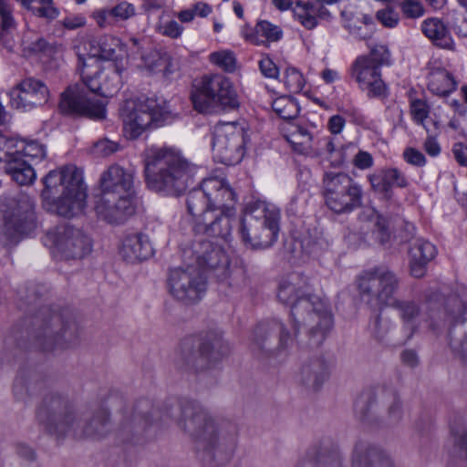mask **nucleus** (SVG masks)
Returning a JSON list of instances; mask_svg holds the SVG:
<instances>
[{"label": "nucleus", "mask_w": 467, "mask_h": 467, "mask_svg": "<svg viewBox=\"0 0 467 467\" xmlns=\"http://www.w3.org/2000/svg\"><path fill=\"white\" fill-rule=\"evenodd\" d=\"M121 150V145L108 138L99 140L94 143L92 153L97 157H108Z\"/></svg>", "instance_id": "5fc2aeb1"}, {"label": "nucleus", "mask_w": 467, "mask_h": 467, "mask_svg": "<svg viewBox=\"0 0 467 467\" xmlns=\"http://www.w3.org/2000/svg\"><path fill=\"white\" fill-rule=\"evenodd\" d=\"M155 29L161 35L172 39L179 38L183 32V26L180 25L177 21H164L162 20V17H161L159 22L156 24Z\"/></svg>", "instance_id": "603ef678"}, {"label": "nucleus", "mask_w": 467, "mask_h": 467, "mask_svg": "<svg viewBox=\"0 0 467 467\" xmlns=\"http://www.w3.org/2000/svg\"><path fill=\"white\" fill-rule=\"evenodd\" d=\"M167 288L175 300L185 305H193L204 296L207 277L203 270L196 265L174 267L168 273Z\"/></svg>", "instance_id": "ddd939ff"}, {"label": "nucleus", "mask_w": 467, "mask_h": 467, "mask_svg": "<svg viewBox=\"0 0 467 467\" xmlns=\"http://www.w3.org/2000/svg\"><path fill=\"white\" fill-rule=\"evenodd\" d=\"M387 410V417L390 423L398 422L402 417V403L399 393L392 389H385L381 394Z\"/></svg>", "instance_id": "ea45409f"}, {"label": "nucleus", "mask_w": 467, "mask_h": 467, "mask_svg": "<svg viewBox=\"0 0 467 467\" xmlns=\"http://www.w3.org/2000/svg\"><path fill=\"white\" fill-rule=\"evenodd\" d=\"M259 67L262 74L266 78H276L278 76V68L269 57L262 58L259 61Z\"/></svg>", "instance_id": "338daca9"}, {"label": "nucleus", "mask_w": 467, "mask_h": 467, "mask_svg": "<svg viewBox=\"0 0 467 467\" xmlns=\"http://www.w3.org/2000/svg\"><path fill=\"white\" fill-rule=\"evenodd\" d=\"M32 380L26 379L24 375H19L16 378L14 382V394L17 399L23 400L26 396L29 395L32 391Z\"/></svg>", "instance_id": "e2e57ef3"}, {"label": "nucleus", "mask_w": 467, "mask_h": 467, "mask_svg": "<svg viewBox=\"0 0 467 467\" xmlns=\"http://www.w3.org/2000/svg\"><path fill=\"white\" fill-rule=\"evenodd\" d=\"M47 86L35 78H26L9 92L10 104L14 109L29 111L48 102Z\"/></svg>", "instance_id": "6ab92c4d"}, {"label": "nucleus", "mask_w": 467, "mask_h": 467, "mask_svg": "<svg viewBox=\"0 0 467 467\" xmlns=\"http://www.w3.org/2000/svg\"><path fill=\"white\" fill-rule=\"evenodd\" d=\"M406 236H398L395 233L390 231L389 227L381 225V246L385 249L396 250L403 242L409 241L414 234L416 228L410 223H405Z\"/></svg>", "instance_id": "a19ab883"}, {"label": "nucleus", "mask_w": 467, "mask_h": 467, "mask_svg": "<svg viewBox=\"0 0 467 467\" xmlns=\"http://www.w3.org/2000/svg\"><path fill=\"white\" fill-rule=\"evenodd\" d=\"M404 160L414 166L422 167L426 163V158L422 152L414 149L408 148L403 152Z\"/></svg>", "instance_id": "69168bd1"}, {"label": "nucleus", "mask_w": 467, "mask_h": 467, "mask_svg": "<svg viewBox=\"0 0 467 467\" xmlns=\"http://www.w3.org/2000/svg\"><path fill=\"white\" fill-rule=\"evenodd\" d=\"M98 218L109 224H122L134 213L135 206H95Z\"/></svg>", "instance_id": "f704fd0d"}, {"label": "nucleus", "mask_w": 467, "mask_h": 467, "mask_svg": "<svg viewBox=\"0 0 467 467\" xmlns=\"http://www.w3.org/2000/svg\"><path fill=\"white\" fill-rule=\"evenodd\" d=\"M152 61H146L147 66L152 71H163L165 75L172 72L171 69V57L166 53H160L159 51L150 52V56Z\"/></svg>", "instance_id": "3c124183"}, {"label": "nucleus", "mask_w": 467, "mask_h": 467, "mask_svg": "<svg viewBox=\"0 0 467 467\" xmlns=\"http://www.w3.org/2000/svg\"><path fill=\"white\" fill-rule=\"evenodd\" d=\"M193 168L178 152L170 149H151L145 159V178L151 190L179 196L192 181Z\"/></svg>", "instance_id": "423d86ee"}, {"label": "nucleus", "mask_w": 467, "mask_h": 467, "mask_svg": "<svg viewBox=\"0 0 467 467\" xmlns=\"http://www.w3.org/2000/svg\"><path fill=\"white\" fill-rule=\"evenodd\" d=\"M389 306L399 310L405 326L415 332L420 327L436 331L442 324L457 325L467 320V288L449 296L442 309L436 308L431 301L420 307L414 301H400ZM452 350L467 362V334L460 341L451 343Z\"/></svg>", "instance_id": "39448f33"}, {"label": "nucleus", "mask_w": 467, "mask_h": 467, "mask_svg": "<svg viewBox=\"0 0 467 467\" xmlns=\"http://www.w3.org/2000/svg\"><path fill=\"white\" fill-rule=\"evenodd\" d=\"M193 108L202 114L233 110L240 106L237 93L228 78L214 74L203 76L191 93Z\"/></svg>", "instance_id": "1a4fd4ad"}, {"label": "nucleus", "mask_w": 467, "mask_h": 467, "mask_svg": "<svg viewBox=\"0 0 467 467\" xmlns=\"http://www.w3.org/2000/svg\"><path fill=\"white\" fill-rule=\"evenodd\" d=\"M36 226L34 206H0V228L9 244H17Z\"/></svg>", "instance_id": "f3484780"}, {"label": "nucleus", "mask_w": 467, "mask_h": 467, "mask_svg": "<svg viewBox=\"0 0 467 467\" xmlns=\"http://www.w3.org/2000/svg\"><path fill=\"white\" fill-rule=\"evenodd\" d=\"M24 7L32 11L39 17L52 20L58 16V11L53 5L52 0H19Z\"/></svg>", "instance_id": "79ce46f5"}, {"label": "nucleus", "mask_w": 467, "mask_h": 467, "mask_svg": "<svg viewBox=\"0 0 467 467\" xmlns=\"http://www.w3.org/2000/svg\"><path fill=\"white\" fill-rule=\"evenodd\" d=\"M410 112L413 119L418 124L422 125L427 132L430 133L431 130L424 124V121L428 119L430 114V106L428 103L420 99H412L410 101Z\"/></svg>", "instance_id": "8fccbe9b"}, {"label": "nucleus", "mask_w": 467, "mask_h": 467, "mask_svg": "<svg viewBox=\"0 0 467 467\" xmlns=\"http://www.w3.org/2000/svg\"><path fill=\"white\" fill-rule=\"evenodd\" d=\"M290 133L285 135L294 150L299 153L307 152L311 148L312 136L306 129L297 124H290Z\"/></svg>", "instance_id": "4c0bfd02"}, {"label": "nucleus", "mask_w": 467, "mask_h": 467, "mask_svg": "<svg viewBox=\"0 0 467 467\" xmlns=\"http://www.w3.org/2000/svg\"><path fill=\"white\" fill-rule=\"evenodd\" d=\"M255 34L257 44L265 42L264 40L259 39L260 36L265 37L268 42H275L278 41L283 36L281 28L268 21L258 22L255 26Z\"/></svg>", "instance_id": "49530a36"}, {"label": "nucleus", "mask_w": 467, "mask_h": 467, "mask_svg": "<svg viewBox=\"0 0 467 467\" xmlns=\"http://www.w3.org/2000/svg\"><path fill=\"white\" fill-rule=\"evenodd\" d=\"M313 467H343L344 455L337 442H327L311 455Z\"/></svg>", "instance_id": "c756f323"}, {"label": "nucleus", "mask_w": 467, "mask_h": 467, "mask_svg": "<svg viewBox=\"0 0 467 467\" xmlns=\"http://www.w3.org/2000/svg\"><path fill=\"white\" fill-rule=\"evenodd\" d=\"M404 16L409 19H417L423 16L425 9L418 0H405L400 5Z\"/></svg>", "instance_id": "bf43d9fd"}, {"label": "nucleus", "mask_w": 467, "mask_h": 467, "mask_svg": "<svg viewBox=\"0 0 467 467\" xmlns=\"http://www.w3.org/2000/svg\"><path fill=\"white\" fill-rule=\"evenodd\" d=\"M422 33L435 45L449 50H455L452 40L446 26L438 18H428L421 24Z\"/></svg>", "instance_id": "c85d7f7f"}, {"label": "nucleus", "mask_w": 467, "mask_h": 467, "mask_svg": "<svg viewBox=\"0 0 467 467\" xmlns=\"http://www.w3.org/2000/svg\"><path fill=\"white\" fill-rule=\"evenodd\" d=\"M83 206H47V212L64 219H72L82 213Z\"/></svg>", "instance_id": "0e129e2a"}, {"label": "nucleus", "mask_w": 467, "mask_h": 467, "mask_svg": "<svg viewBox=\"0 0 467 467\" xmlns=\"http://www.w3.org/2000/svg\"><path fill=\"white\" fill-rule=\"evenodd\" d=\"M400 4L396 0H381V25L393 28L400 22Z\"/></svg>", "instance_id": "c03bdc74"}, {"label": "nucleus", "mask_w": 467, "mask_h": 467, "mask_svg": "<svg viewBox=\"0 0 467 467\" xmlns=\"http://www.w3.org/2000/svg\"><path fill=\"white\" fill-rule=\"evenodd\" d=\"M331 363L323 357H317L304 363L299 373V381L307 389L317 391L328 379Z\"/></svg>", "instance_id": "4be33fe9"}, {"label": "nucleus", "mask_w": 467, "mask_h": 467, "mask_svg": "<svg viewBox=\"0 0 467 467\" xmlns=\"http://www.w3.org/2000/svg\"><path fill=\"white\" fill-rule=\"evenodd\" d=\"M43 244L52 246L66 260H80L93 248L91 237L79 228L59 225L47 233Z\"/></svg>", "instance_id": "4468645a"}, {"label": "nucleus", "mask_w": 467, "mask_h": 467, "mask_svg": "<svg viewBox=\"0 0 467 467\" xmlns=\"http://www.w3.org/2000/svg\"><path fill=\"white\" fill-rule=\"evenodd\" d=\"M451 432L454 438L455 446L467 457V417L455 422L451 427Z\"/></svg>", "instance_id": "09e8293b"}, {"label": "nucleus", "mask_w": 467, "mask_h": 467, "mask_svg": "<svg viewBox=\"0 0 467 467\" xmlns=\"http://www.w3.org/2000/svg\"><path fill=\"white\" fill-rule=\"evenodd\" d=\"M0 17L2 31L7 32L16 28L13 7L4 0H0Z\"/></svg>", "instance_id": "680f3d73"}, {"label": "nucleus", "mask_w": 467, "mask_h": 467, "mask_svg": "<svg viewBox=\"0 0 467 467\" xmlns=\"http://www.w3.org/2000/svg\"><path fill=\"white\" fill-rule=\"evenodd\" d=\"M78 67H81L82 82L69 86L62 94L59 108L67 114H78L94 119H103L106 117V106L98 94L102 97H111L119 89L121 68L114 62L99 70V63L93 57L88 61L78 57Z\"/></svg>", "instance_id": "f03ea898"}, {"label": "nucleus", "mask_w": 467, "mask_h": 467, "mask_svg": "<svg viewBox=\"0 0 467 467\" xmlns=\"http://www.w3.org/2000/svg\"><path fill=\"white\" fill-rule=\"evenodd\" d=\"M358 289L361 299L370 306L379 305V274L378 270L365 271L358 279Z\"/></svg>", "instance_id": "7c9ffc66"}, {"label": "nucleus", "mask_w": 467, "mask_h": 467, "mask_svg": "<svg viewBox=\"0 0 467 467\" xmlns=\"http://www.w3.org/2000/svg\"><path fill=\"white\" fill-rule=\"evenodd\" d=\"M33 346L44 352L69 348L78 336V327L68 309L41 306L30 321Z\"/></svg>", "instance_id": "0eeeda50"}, {"label": "nucleus", "mask_w": 467, "mask_h": 467, "mask_svg": "<svg viewBox=\"0 0 467 467\" xmlns=\"http://www.w3.org/2000/svg\"><path fill=\"white\" fill-rule=\"evenodd\" d=\"M169 419H174L178 426L192 437L197 455L205 466L224 464L232 458L238 441L237 424L213 417L194 401L167 405L162 411L148 400H139L125 412L121 432L127 438L132 433L140 435L153 422H166Z\"/></svg>", "instance_id": "f257e3e1"}, {"label": "nucleus", "mask_w": 467, "mask_h": 467, "mask_svg": "<svg viewBox=\"0 0 467 467\" xmlns=\"http://www.w3.org/2000/svg\"><path fill=\"white\" fill-rule=\"evenodd\" d=\"M272 108L279 118L288 121L295 119L300 111L297 101L288 96L275 99L272 103Z\"/></svg>", "instance_id": "58836bf2"}, {"label": "nucleus", "mask_w": 467, "mask_h": 467, "mask_svg": "<svg viewBox=\"0 0 467 467\" xmlns=\"http://www.w3.org/2000/svg\"><path fill=\"white\" fill-rule=\"evenodd\" d=\"M354 411L357 419L364 426H371L377 422L379 403V390L376 386L365 388L360 392L355 401Z\"/></svg>", "instance_id": "393cba45"}, {"label": "nucleus", "mask_w": 467, "mask_h": 467, "mask_svg": "<svg viewBox=\"0 0 467 467\" xmlns=\"http://www.w3.org/2000/svg\"><path fill=\"white\" fill-rule=\"evenodd\" d=\"M5 171L19 185H29L36 180L32 164L23 158L8 161V164H5Z\"/></svg>", "instance_id": "72a5a7b5"}, {"label": "nucleus", "mask_w": 467, "mask_h": 467, "mask_svg": "<svg viewBox=\"0 0 467 467\" xmlns=\"http://www.w3.org/2000/svg\"><path fill=\"white\" fill-rule=\"evenodd\" d=\"M456 88L452 75L444 68L432 69L428 77V89L441 97L450 95Z\"/></svg>", "instance_id": "473e14b6"}, {"label": "nucleus", "mask_w": 467, "mask_h": 467, "mask_svg": "<svg viewBox=\"0 0 467 467\" xmlns=\"http://www.w3.org/2000/svg\"><path fill=\"white\" fill-rule=\"evenodd\" d=\"M433 244L422 238L416 239L409 250L410 269L412 276L421 278L425 275L428 264L436 256Z\"/></svg>", "instance_id": "a878e982"}, {"label": "nucleus", "mask_w": 467, "mask_h": 467, "mask_svg": "<svg viewBox=\"0 0 467 467\" xmlns=\"http://www.w3.org/2000/svg\"><path fill=\"white\" fill-rule=\"evenodd\" d=\"M36 415L47 431L57 438L99 439L108 433L110 424L108 408H100L91 418L83 420V414L57 393L45 397Z\"/></svg>", "instance_id": "20e7f679"}, {"label": "nucleus", "mask_w": 467, "mask_h": 467, "mask_svg": "<svg viewBox=\"0 0 467 467\" xmlns=\"http://www.w3.org/2000/svg\"><path fill=\"white\" fill-rule=\"evenodd\" d=\"M110 8L116 25H118L119 22H125L136 15L135 6L128 1H121Z\"/></svg>", "instance_id": "6e6d98bb"}, {"label": "nucleus", "mask_w": 467, "mask_h": 467, "mask_svg": "<svg viewBox=\"0 0 467 467\" xmlns=\"http://www.w3.org/2000/svg\"><path fill=\"white\" fill-rule=\"evenodd\" d=\"M100 186L94 190L95 204H109L128 202L137 204L142 202L133 185V176L119 165L110 166L99 179Z\"/></svg>", "instance_id": "f8f14e48"}, {"label": "nucleus", "mask_w": 467, "mask_h": 467, "mask_svg": "<svg viewBox=\"0 0 467 467\" xmlns=\"http://www.w3.org/2000/svg\"><path fill=\"white\" fill-rule=\"evenodd\" d=\"M252 213L259 216L251 217L248 225L243 221L241 235L243 240L253 248L266 249L277 240L280 231V209L277 206H250Z\"/></svg>", "instance_id": "9b49d317"}, {"label": "nucleus", "mask_w": 467, "mask_h": 467, "mask_svg": "<svg viewBox=\"0 0 467 467\" xmlns=\"http://www.w3.org/2000/svg\"><path fill=\"white\" fill-rule=\"evenodd\" d=\"M42 181L44 201H53L55 204H84L87 200L82 172L74 165L50 171Z\"/></svg>", "instance_id": "9d476101"}, {"label": "nucleus", "mask_w": 467, "mask_h": 467, "mask_svg": "<svg viewBox=\"0 0 467 467\" xmlns=\"http://www.w3.org/2000/svg\"><path fill=\"white\" fill-rule=\"evenodd\" d=\"M375 20L379 21V10L375 13L372 17L369 15H363L360 20V25L355 26L351 33L361 40L368 41L373 34L377 32V24Z\"/></svg>", "instance_id": "37998d69"}, {"label": "nucleus", "mask_w": 467, "mask_h": 467, "mask_svg": "<svg viewBox=\"0 0 467 467\" xmlns=\"http://www.w3.org/2000/svg\"><path fill=\"white\" fill-rule=\"evenodd\" d=\"M273 339L278 340V346L285 348L293 337L285 324L278 319H273L258 324L254 331L253 340L259 348L267 347V343Z\"/></svg>", "instance_id": "b1692460"}, {"label": "nucleus", "mask_w": 467, "mask_h": 467, "mask_svg": "<svg viewBox=\"0 0 467 467\" xmlns=\"http://www.w3.org/2000/svg\"><path fill=\"white\" fill-rule=\"evenodd\" d=\"M296 4L294 9L295 16L306 29L316 27L317 16L324 18L328 16L327 10L322 5L323 4L302 3L301 1H296Z\"/></svg>", "instance_id": "2f4dec72"}, {"label": "nucleus", "mask_w": 467, "mask_h": 467, "mask_svg": "<svg viewBox=\"0 0 467 467\" xmlns=\"http://www.w3.org/2000/svg\"><path fill=\"white\" fill-rule=\"evenodd\" d=\"M285 84L291 92H300L305 86L303 75L295 67H289L285 72Z\"/></svg>", "instance_id": "13d9d810"}, {"label": "nucleus", "mask_w": 467, "mask_h": 467, "mask_svg": "<svg viewBox=\"0 0 467 467\" xmlns=\"http://www.w3.org/2000/svg\"><path fill=\"white\" fill-rule=\"evenodd\" d=\"M211 61L222 67L223 70L227 72L234 71L236 67V60L233 52L230 51H221L214 52L210 56Z\"/></svg>", "instance_id": "4d7b16f0"}, {"label": "nucleus", "mask_w": 467, "mask_h": 467, "mask_svg": "<svg viewBox=\"0 0 467 467\" xmlns=\"http://www.w3.org/2000/svg\"><path fill=\"white\" fill-rule=\"evenodd\" d=\"M349 182L350 178L345 173H326L324 178V188L327 204H328V202H338L337 197L345 192L347 184Z\"/></svg>", "instance_id": "c9c22d12"}, {"label": "nucleus", "mask_w": 467, "mask_h": 467, "mask_svg": "<svg viewBox=\"0 0 467 467\" xmlns=\"http://www.w3.org/2000/svg\"><path fill=\"white\" fill-rule=\"evenodd\" d=\"M195 253L200 266L213 270L222 282H226L230 278V261L221 244L202 240L195 248Z\"/></svg>", "instance_id": "412c9836"}, {"label": "nucleus", "mask_w": 467, "mask_h": 467, "mask_svg": "<svg viewBox=\"0 0 467 467\" xmlns=\"http://www.w3.org/2000/svg\"><path fill=\"white\" fill-rule=\"evenodd\" d=\"M119 254L126 262L135 264L149 259L153 254V248L148 235L129 234L122 240Z\"/></svg>", "instance_id": "5701e85b"}, {"label": "nucleus", "mask_w": 467, "mask_h": 467, "mask_svg": "<svg viewBox=\"0 0 467 467\" xmlns=\"http://www.w3.org/2000/svg\"><path fill=\"white\" fill-rule=\"evenodd\" d=\"M126 138L135 140L149 129L159 127L171 119L169 106L152 99H126L119 109Z\"/></svg>", "instance_id": "6e6552de"}, {"label": "nucleus", "mask_w": 467, "mask_h": 467, "mask_svg": "<svg viewBox=\"0 0 467 467\" xmlns=\"http://www.w3.org/2000/svg\"><path fill=\"white\" fill-rule=\"evenodd\" d=\"M244 130L234 123H225L215 128L213 150L218 161L225 165L238 163L244 156Z\"/></svg>", "instance_id": "dca6fc26"}, {"label": "nucleus", "mask_w": 467, "mask_h": 467, "mask_svg": "<svg viewBox=\"0 0 467 467\" xmlns=\"http://www.w3.org/2000/svg\"><path fill=\"white\" fill-rule=\"evenodd\" d=\"M379 462V448L368 441H357L350 453L351 467H377Z\"/></svg>", "instance_id": "cd10ccee"}, {"label": "nucleus", "mask_w": 467, "mask_h": 467, "mask_svg": "<svg viewBox=\"0 0 467 467\" xmlns=\"http://www.w3.org/2000/svg\"><path fill=\"white\" fill-rule=\"evenodd\" d=\"M91 17L99 28H109L116 26L111 8H99L92 12Z\"/></svg>", "instance_id": "052dcab7"}, {"label": "nucleus", "mask_w": 467, "mask_h": 467, "mask_svg": "<svg viewBox=\"0 0 467 467\" xmlns=\"http://www.w3.org/2000/svg\"><path fill=\"white\" fill-rule=\"evenodd\" d=\"M21 144L12 139L0 133V161L8 164L13 159L21 158Z\"/></svg>", "instance_id": "a18cd8bd"}, {"label": "nucleus", "mask_w": 467, "mask_h": 467, "mask_svg": "<svg viewBox=\"0 0 467 467\" xmlns=\"http://www.w3.org/2000/svg\"><path fill=\"white\" fill-rule=\"evenodd\" d=\"M381 189L388 192L390 187H404L407 184L405 176L397 169L384 171L381 180Z\"/></svg>", "instance_id": "864d4df0"}, {"label": "nucleus", "mask_w": 467, "mask_h": 467, "mask_svg": "<svg viewBox=\"0 0 467 467\" xmlns=\"http://www.w3.org/2000/svg\"><path fill=\"white\" fill-rule=\"evenodd\" d=\"M195 230L226 240L230 234V219L223 215L222 206H187Z\"/></svg>", "instance_id": "a211bd4d"}, {"label": "nucleus", "mask_w": 467, "mask_h": 467, "mask_svg": "<svg viewBox=\"0 0 467 467\" xmlns=\"http://www.w3.org/2000/svg\"><path fill=\"white\" fill-rule=\"evenodd\" d=\"M21 158H27L28 161H40L46 155V147L38 141L21 142Z\"/></svg>", "instance_id": "de8ad7c7"}, {"label": "nucleus", "mask_w": 467, "mask_h": 467, "mask_svg": "<svg viewBox=\"0 0 467 467\" xmlns=\"http://www.w3.org/2000/svg\"><path fill=\"white\" fill-rule=\"evenodd\" d=\"M201 191L206 197L208 204H226L228 202H236L235 193L218 178L204 179Z\"/></svg>", "instance_id": "bb28decb"}, {"label": "nucleus", "mask_w": 467, "mask_h": 467, "mask_svg": "<svg viewBox=\"0 0 467 467\" xmlns=\"http://www.w3.org/2000/svg\"><path fill=\"white\" fill-rule=\"evenodd\" d=\"M368 55L358 57L352 65V77L368 98L379 97V55L377 45Z\"/></svg>", "instance_id": "aec40b11"}, {"label": "nucleus", "mask_w": 467, "mask_h": 467, "mask_svg": "<svg viewBox=\"0 0 467 467\" xmlns=\"http://www.w3.org/2000/svg\"><path fill=\"white\" fill-rule=\"evenodd\" d=\"M230 347L223 340L222 332L213 330L202 337L198 351L182 355L179 366L186 370L199 372L212 367L228 355Z\"/></svg>", "instance_id": "2eb2a0df"}, {"label": "nucleus", "mask_w": 467, "mask_h": 467, "mask_svg": "<svg viewBox=\"0 0 467 467\" xmlns=\"http://www.w3.org/2000/svg\"><path fill=\"white\" fill-rule=\"evenodd\" d=\"M307 278L300 273H291L279 283L277 297L291 306L294 337L297 338L302 324L308 337L306 345L319 347L333 327V316L326 301L306 292ZM305 344L302 340L299 341Z\"/></svg>", "instance_id": "7ed1b4c3"}, {"label": "nucleus", "mask_w": 467, "mask_h": 467, "mask_svg": "<svg viewBox=\"0 0 467 467\" xmlns=\"http://www.w3.org/2000/svg\"><path fill=\"white\" fill-rule=\"evenodd\" d=\"M400 287V278L389 270L381 271V305L390 306L398 300L394 296Z\"/></svg>", "instance_id": "e433bc0d"}, {"label": "nucleus", "mask_w": 467, "mask_h": 467, "mask_svg": "<svg viewBox=\"0 0 467 467\" xmlns=\"http://www.w3.org/2000/svg\"><path fill=\"white\" fill-rule=\"evenodd\" d=\"M464 9V15L462 19L456 18L452 22L455 33L461 36L467 37V3H459Z\"/></svg>", "instance_id": "774afa93"}]
</instances>
